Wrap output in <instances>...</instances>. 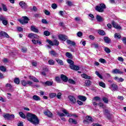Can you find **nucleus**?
Masks as SVG:
<instances>
[{
  "label": "nucleus",
  "instance_id": "nucleus-1",
  "mask_svg": "<svg viewBox=\"0 0 126 126\" xmlns=\"http://www.w3.org/2000/svg\"><path fill=\"white\" fill-rule=\"evenodd\" d=\"M26 118L28 121L33 124V125H39V119L36 115L28 113L27 114Z\"/></svg>",
  "mask_w": 126,
  "mask_h": 126
},
{
  "label": "nucleus",
  "instance_id": "nucleus-2",
  "mask_svg": "<svg viewBox=\"0 0 126 126\" xmlns=\"http://www.w3.org/2000/svg\"><path fill=\"white\" fill-rule=\"evenodd\" d=\"M106 8V5L104 3H100L99 5L95 6V10L98 11V12H103L104 9Z\"/></svg>",
  "mask_w": 126,
  "mask_h": 126
},
{
  "label": "nucleus",
  "instance_id": "nucleus-3",
  "mask_svg": "<svg viewBox=\"0 0 126 126\" xmlns=\"http://www.w3.org/2000/svg\"><path fill=\"white\" fill-rule=\"evenodd\" d=\"M21 83L23 86L26 87L28 85H29V86H32V85L33 84V82L29 80L25 81L24 80H22L21 81Z\"/></svg>",
  "mask_w": 126,
  "mask_h": 126
},
{
  "label": "nucleus",
  "instance_id": "nucleus-4",
  "mask_svg": "<svg viewBox=\"0 0 126 126\" xmlns=\"http://www.w3.org/2000/svg\"><path fill=\"white\" fill-rule=\"evenodd\" d=\"M22 18L23 19H20L18 21L21 23V24H27L28 23V21L30 20V19L27 16H23Z\"/></svg>",
  "mask_w": 126,
  "mask_h": 126
},
{
  "label": "nucleus",
  "instance_id": "nucleus-5",
  "mask_svg": "<svg viewBox=\"0 0 126 126\" xmlns=\"http://www.w3.org/2000/svg\"><path fill=\"white\" fill-rule=\"evenodd\" d=\"M86 120L83 121L84 124L86 125H88L89 124H90V123H93V122H94L93 118L90 116H86Z\"/></svg>",
  "mask_w": 126,
  "mask_h": 126
},
{
  "label": "nucleus",
  "instance_id": "nucleus-6",
  "mask_svg": "<svg viewBox=\"0 0 126 126\" xmlns=\"http://www.w3.org/2000/svg\"><path fill=\"white\" fill-rule=\"evenodd\" d=\"M62 112L65 114V115L66 116V117H74V118H77V115L74 114H70L67 112V111L66 109H63Z\"/></svg>",
  "mask_w": 126,
  "mask_h": 126
},
{
  "label": "nucleus",
  "instance_id": "nucleus-7",
  "mask_svg": "<svg viewBox=\"0 0 126 126\" xmlns=\"http://www.w3.org/2000/svg\"><path fill=\"white\" fill-rule=\"evenodd\" d=\"M109 88L110 89H111L112 91H118L119 89L118 85L116 84H112L110 85Z\"/></svg>",
  "mask_w": 126,
  "mask_h": 126
},
{
  "label": "nucleus",
  "instance_id": "nucleus-8",
  "mask_svg": "<svg viewBox=\"0 0 126 126\" xmlns=\"http://www.w3.org/2000/svg\"><path fill=\"white\" fill-rule=\"evenodd\" d=\"M111 24L112 25H113L114 28H116V29H119V30H121V29H122V27L119 25V24L117 23L114 21H112Z\"/></svg>",
  "mask_w": 126,
  "mask_h": 126
},
{
  "label": "nucleus",
  "instance_id": "nucleus-9",
  "mask_svg": "<svg viewBox=\"0 0 126 126\" xmlns=\"http://www.w3.org/2000/svg\"><path fill=\"white\" fill-rule=\"evenodd\" d=\"M28 38H30L31 39H39V36L37 35V34L33 33H29L28 35Z\"/></svg>",
  "mask_w": 126,
  "mask_h": 126
},
{
  "label": "nucleus",
  "instance_id": "nucleus-10",
  "mask_svg": "<svg viewBox=\"0 0 126 126\" xmlns=\"http://www.w3.org/2000/svg\"><path fill=\"white\" fill-rule=\"evenodd\" d=\"M112 73H113L114 74H123V73H124V72L120 70V69H119L115 68L112 70Z\"/></svg>",
  "mask_w": 126,
  "mask_h": 126
},
{
  "label": "nucleus",
  "instance_id": "nucleus-11",
  "mask_svg": "<svg viewBox=\"0 0 126 126\" xmlns=\"http://www.w3.org/2000/svg\"><path fill=\"white\" fill-rule=\"evenodd\" d=\"M103 114L106 117H107L108 120H111V115H110V112L107 109H105L103 111Z\"/></svg>",
  "mask_w": 126,
  "mask_h": 126
},
{
  "label": "nucleus",
  "instance_id": "nucleus-12",
  "mask_svg": "<svg viewBox=\"0 0 126 126\" xmlns=\"http://www.w3.org/2000/svg\"><path fill=\"white\" fill-rule=\"evenodd\" d=\"M0 21H2L3 25L6 26L8 23L7 21L6 20L5 17L2 16H0Z\"/></svg>",
  "mask_w": 126,
  "mask_h": 126
},
{
  "label": "nucleus",
  "instance_id": "nucleus-13",
  "mask_svg": "<svg viewBox=\"0 0 126 126\" xmlns=\"http://www.w3.org/2000/svg\"><path fill=\"white\" fill-rule=\"evenodd\" d=\"M19 5L21 6V8H23L24 9L27 8V4L23 1H21L19 2Z\"/></svg>",
  "mask_w": 126,
  "mask_h": 126
},
{
  "label": "nucleus",
  "instance_id": "nucleus-14",
  "mask_svg": "<svg viewBox=\"0 0 126 126\" xmlns=\"http://www.w3.org/2000/svg\"><path fill=\"white\" fill-rule=\"evenodd\" d=\"M68 99L73 104H75V103H76V99L74 96L72 95H69L68 96Z\"/></svg>",
  "mask_w": 126,
  "mask_h": 126
},
{
  "label": "nucleus",
  "instance_id": "nucleus-15",
  "mask_svg": "<svg viewBox=\"0 0 126 126\" xmlns=\"http://www.w3.org/2000/svg\"><path fill=\"white\" fill-rule=\"evenodd\" d=\"M44 115H45V116H47V117H48L49 118H52V117H53V113H52V112H51V111H50L49 110H47L46 111H45L44 112Z\"/></svg>",
  "mask_w": 126,
  "mask_h": 126
},
{
  "label": "nucleus",
  "instance_id": "nucleus-16",
  "mask_svg": "<svg viewBox=\"0 0 126 126\" xmlns=\"http://www.w3.org/2000/svg\"><path fill=\"white\" fill-rule=\"evenodd\" d=\"M61 78L63 81H64V82H67V81H68V78L67 77L63 74H61Z\"/></svg>",
  "mask_w": 126,
  "mask_h": 126
},
{
  "label": "nucleus",
  "instance_id": "nucleus-17",
  "mask_svg": "<svg viewBox=\"0 0 126 126\" xmlns=\"http://www.w3.org/2000/svg\"><path fill=\"white\" fill-rule=\"evenodd\" d=\"M49 54L51 55V56H52V57H55V58H57V57H59V54L54 50L51 51L49 52Z\"/></svg>",
  "mask_w": 126,
  "mask_h": 126
},
{
  "label": "nucleus",
  "instance_id": "nucleus-18",
  "mask_svg": "<svg viewBox=\"0 0 126 126\" xmlns=\"http://www.w3.org/2000/svg\"><path fill=\"white\" fill-rule=\"evenodd\" d=\"M59 38L60 40H61L62 41H65L66 39H67V36L63 35V34H60L59 35Z\"/></svg>",
  "mask_w": 126,
  "mask_h": 126
},
{
  "label": "nucleus",
  "instance_id": "nucleus-19",
  "mask_svg": "<svg viewBox=\"0 0 126 126\" xmlns=\"http://www.w3.org/2000/svg\"><path fill=\"white\" fill-rule=\"evenodd\" d=\"M29 79L33 81V82H39V80L37 79L36 77H34V76H29Z\"/></svg>",
  "mask_w": 126,
  "mask_h": 126
},
{
  "label": "nucleus",
  "instance_id": "nucleus-20",
  "mask_svg": "<svg viewBox=\"0 0 126 126\" xmlns=\"http://www.w3.org/2000/svg\"><path fill=\"white\" fill-rule=\"evenodd\" d=\"M31 31H32L33 32H34L35 33H39V30L38 29L36 28L35 26H32L31 27Z\"/></svg>",
  "mask_w": 126,
  "mask_h": 126
},
{
  "label": "nucleus",
  "instance_id": "nucleus-21",
  "mask_svg": "<svg viewBox=\"0 0 126 126\" xmlns=\"http://www.w3.org/2000/svg\"><path fill=\"white\" fill-rule=\"evenodd\" d=\"M70 68H71V69H73V70H79V66L77 65H75L74 64L72 65H70Z\"/></svg>",
  "mask_w": 126,
  "mask_h": 126
},
{
  "label": "nucleus",
  "instance_id": "nucleus-22",
  "mask_svg": "<svg viewBox=\"0 0 126 126\" xmlns=\"http://www.w3.org/2000/svg\"><path fill=\"white\" fill-rule=\"evenodd\" d=\"M5 87L6 88H7L8 90L10 91V92H13V90H12V86L11 85V84L8 83L6 84L5 85Z\"/></svg>",
  "mask_w": 126,
  "mask_h": 126
},
{
  "label": "nucleus",
  "instance_id": "nucleus-23",
  "mask_svg": "<svg viewBox=\"0 0 126 126\" xmlns=\"http://www.w3.org/2000/svg\"><path fill=\"white\" fill-rule=\"evenodd\" d=\"M103 40L105 43H106L107 44H110L111 43V39L108 36H105L103 38Z\"/></svg>",
  "mask_w": 126,
  "mask_h": 126
},
{
  "label": "nucleus",
  "instance_id": "nucleus-24",
  "mask_svg": "<svg viewBox=\"0 0 126 126\" xmlns=\"http://www.w3.org/2000/svg\"><path fill=\"white\" fill-rule=\"evenodd\" d=\"M53 83H54V82L53 81H47L45 82H43V84L44 85H47V86H52V85H53Z\"/></svg>",
  "mask_w": 126,
  "mask_h": 126
},
{
  "label": "nucleus",
  "instance_id": "nucleus-25",
  "mask_svg": "<svg viewBox=\"0 0 126 126\" xmlns=\"http://www.w3.org/2000/svg\"><path fill=\"white\" fill-rule=\"evenodd\" d=\"M0 36H3L5 38H9V35H8L6 32L3 31L0 32Z\"/></svg>",
  "mask_w": 126,
  "mask_h": 126
},
{
  "label": "nucleus",
  "instance_id": "nucleus-26",
  "mask_svg": "<svg viewBox=\"0 0 126 126\" xmlns=\"http://www.w3.org/2000/svg\"><path fill=\"white\" fill-rule=\"evenodd\" d=\"M96 19L98 22H102L104 21V19H103L100 15H96Z\"/></svg>",
  "mask_w": 126,
  "mask_h": 126
},
{
  "label": "nucleus",
  "instance_id": "nucleus-27",
  "mask_svg": "<svg viewBox=\"0 0 126 126\" xmlns=\"http://www.w3.org/2000/svg\"><path fill=\"white\" fill-rule=\"evenodd\" d=\"M66 43L68 45H71L72 46H75V45H76V43H75L74 41H71L69 39L67 40Z\"/></svg>",
  "mask_w": 126,
  "mask_h": 126
},
{
  "label": "nucleus",
  "instance_id": "nucleus-28",
  "mask_svg": "<svg viewBox=\"0 0 126 126\" xmlns=\"http://www.w3.org/2000/svg\"><path fill=\"white\" fill-rule=\"evenodd\" d=\"M91 81L89 80H87L85 81V86H86L87 87H89V86H90V85H91Z\"/></svg>",
  "mask_w": 126,
  "mask_h": 126
},
{
  "label": "nucleus",
  "instance_id": "nucleus-29",
  "mask_svg": "<svg viewBox=\"0 0 126 126\" xmlns=\"http://www.w3.org/2000/svg\"><path fill=\"white\" fill-rule=\"evenodd\" d=\"M68 122L70 123V124H74V125L77 124V122L76 120L70 118L68 120Z\"/></svg>",
  "mask_w": 126,
  "mask_h": 126
},
{
  "label": "nucleus",
  "instance_id": "nucleus-30",
  "mask_svg": "<svg viewBox=\"0 0 126 126\" xmlns=\"http://www.w3.org/2000/svg\"><path fill=\"white\" fill-rule=\"evenodd\" d=\"M56 61L58 64H60V65H63V62L62 61V60H60L59 59H56Z\"/></svg>",
  "mask_w": 126,
  "mask_h": 126
},
{
  "label": "nucleus",
  "instance_id": "nucleus-31",
  "mask_svg": "<svg viewBox=\"0 0 126 126\" xmlns=\"http://www.w3.org/2000/svg\"><path fill=\"white\" fill-rule=\"evenodd\" d=\"M32 99L35 101H40L41 100V98L39 97V96H37V95H33L32 96Z\"/></svg>",
  "mask_w": 126,
  "mask_h": 126
},
{
  "label": "nucleus",
  "instance_id": "nucleus-32",
  "mask_svg": "<svg viewBox=\"0 0 126 126\" xmlns=\"http://www.w3.org/2000/svg\"><path fill=\"white\" fill-rule=\"evenodd\" d=\"M81 76L83 78H85V79H91V77L87 75L86 74H82Z\"/></svg>",
  "mask_w": 126,
  "mask_h": 126
},
{
  "label": "nucleus",
  "instance_id": "nucleus-33",
  "mask_svg": "<svg viewBox=\"0 0 126 126\" xmlns=\"http://www.w3.org/2000/svg\"><path fill=\"white\" fill-rule=\"evenodd\" d=\"M121 37L122 35L119 33H115L114 34V38H115V39H121Z\"/></svg>",
  "mask_w": 126,
  "mask_h": 126
},
{
  "label": "nucleus",
  "instance_id": "nucleus-34",
  "mask_svg": "<svg viewBox=\"0 0 126 126\" xmlns=\"http://www.w3.org/2000/svg\"><path fill=\"white\" fill-rule=\"evenodd\" d=\"M19 115L20 117H21V118H22V119H26V116L25 115V114L24 113H23V112H20L19 113Z\"/></svg>",
  "mask_w": 126,
  "mask_h": 126
},
{
  "label": "nucleus",
  "instance_id": "nucleus-35",
  "mask_svg": "<svg viewBox=\"0 0 126 126\" xmlns=\"http://www.w3.org/2000/svg\"><path fill=\"white\" fill-rule=\"evenodd\" d=\"M79 100H81V101H86L87 98H86L85 96L80 95L78 97Z\"/></svg>",
  "mask_w": 126,
  "mask_h": 126
},
{
  "label": "nucleus",
  "instance_id": "nucleus-36",
  "mask_svg": "<svg viewBox=\"0 0 126 126\" xmlns=\"http://www.w3.org/2000/svg\"><path fill=\"white\" fill-rule=\"evenodd\" d=\"M65 56L67 57V58H68L69 59H72V54L69 52H66L65 53Z\"/></svg>",
  "mask_w": 126,
  "mask_h": 126
},
{
  "label": "nucleus",
  "instance_id": "nucleus-37",
  "mask_svg": "<svg viewBox=\"0 0 126 126\" xmlns=\"http://www.w3.org/2000/svg\"><path fill=\"white\" fill-rule=\"evenodd\" d=\"M98 33L99 35H101V36H104L106 35V32H104L103 30H99L98 31Z\"/></svg>",
  "mask_w": 126,
  "mask_h": 126
},
{
  "label": "nucleus",
  "instance_id": "nucleus-38",
  "mask_svg": "<svg viewBox=\"0 0 126 126\" xmlns=\"http://www.w3.org/2000/svg\"><path fill=\"white\" fill-rule=\"evenodd\" d=\"M93 101H96V102H98V101H101V97L99 96H95L93 98Z\"/></svg>",
  "mask_w": 126,
  "mask_h": 126
},
{
  "label": "nucleus",
  "instance_id": "nucleus-39",
  "mask_svg": "<svg viewBox=\"0 0 126 126\" xmlns=\"http://www.w3.org/2000/svg\"><path fill=\"white\" fill-rule=\"evenodd\" d=\"M67 62L68 63H69L70 65H73L74 62L71 59H67Z\"/></svg>",
  "mask_w": 126,
  "mask_h": 126
},
{
  "label": "nucleus",
  "instance_id": "nucleus-40",
  "mask_svg": "<svg viewBox=\"0 0 126 126\" xmlns=\"http://www.w3.org/2000/svg\"><path fill=\"white\" fill-rule=\"evenodd\" d=\"M57 114L60 118H63V117H66L65 114L62 113L61 112H57Z\"/></svg>",
  "mask_w": 126,
  "mask_h": 126
},
{
  "label": "nucleus",
  "instance_id": "nucleus-41",
  "mask_svg": "<svg viewBox=\"0 0 126 126\" xmlns=\"http://www.w3.org/2000/svg\"><path fill=\"white\" fill-rule=\"evenodd\" d=\"M99 85L101 87H103V88H106V84L103 82H100L99 83Z\"/></svg>",
  "mask_w": 126,
  "mask_h": 126
},
{
  "label": "nucleus",
  "instance_id": "nucleus-42",
  "mask_svg": "<svg viewBox=\"0 0 126 126\" xmlns=\"http://www.w3.org/2000/svg\"><path fill=\"white\" fill-rule=\"evenodd\" d=\"M48 63L50 65H54L55 64V61L52 59L48 61Z\"/></svg>",
  "mask_w": 126,
  "mask_h": 126
},
{
  "label": "nucleus",
  "instance_id": "nucleus-43",
  "mask_svg": "<svg viewBox=\"0 0 126 126\" xmlns=\"http://www.w3.org/2000/svg\"><path fill=\"white\" fill-rule=\"evenodd\" d=\"M14 82H15L16 84H19V83H20V80H19V78H16L14 80Z\"/></svg>",
  "mask_w": 126,
  "mask_h": 126
},
{
  "label": "nucleus",
  "instance_id": "nucleus-44",
  "mask_svg": "<svg viewBox=\"0 0 126 126\" xmlns=\"http://www.w3.org/2000/svg\"><path fill=\"white\" fill-rule=\"evenodd\" d=\"M95 73L99 78H100V79H103V76H102V75H101V74L99 73V72H98L97 71H96L95 72Z\"/></svg>",
  "mask_w": 126,
  "mask_h": 126
},
{
  "label": "nucleus",
  "instance_id": "nucleus-45",
  "mask_svg": "<svg viewBox=\"0 0 126 126\" xmlns=\"http://www.w3.org/2000/svg\"><path fill=\"white\" fill-rule=\"evenodd\" d=\"M2 7L3 8V10L4 11H7V8L6 7V6L5 4L2 3L1 4Z\"/></svg>",
  "mask_w": 126,
  "mask_h": 126
},
{
  "label": "nucleus",
  "instance_id": "nucleus-46",
  "mask_svg": "<svg viewBox=\"0 0 126 126\" xmlns=\"http://www.w3.org/2000/svg\"><path fill=\"white\" fill-rule=\"evenodd\" d=\"M104 51L107 53V54H110V53H111V50H110L108 47H105Z\"/></svg>",
  "mask_w": 126,
  "mask_h": 126
},
{
  "label": "nucleus",
  "instance_id": "nucleus-47",
  "mask_svg": "<svg viewBox=\"0 0 126 126\" xmlns=\"http://www.w3.org/2000/svg\"><path fill=\"white\" fill-rule=\"evenodd\" d=\"M3 118H4V119H6V120H9V114L7 113V114H4V115H3Z\"/></svg>",
  "mask_w": 126,
  "mask_h": 126
},
{
  "label": "nucleus",
  "instance_id": "nucleus-48",
  "mask_svg": "<svg viewBox=\"0 0 126 126\" xmlns=\"http://www.w3.org/2000/svg\"><path fill=\"white\" fill-rule=\"evenodd\" d=\"M44 35L45 36H50V35H51V32L48 31H45L44 32Z\"/></svg>",
  "mask_w": 126,
  "mask_h": 126
},
{
  "label": "nucleus",
  "instance_id": "nucleus-49",
  "mask_svg": "<svg viewBox=\"0 0 126 126\" xmlns=\"http://www.w3.org/2000/svg\"><path fill=\"white\" fill-rule=\"evenodd\" d=\"M49 96L51 98H55V97L57 96V94L51 93L49 94Z\"/></svg>",
  "mask_w": 126,
  "mask_h": 126
},
{
  "label": "nucleus",
  "instance_id": "nucleus-50",
  "mask_svg": "<svg viewBox=\"0 0 126 126\" xmlns=\"http://www.w3.org/2000/svg\"><path fill=\"white\" fill-rule=\"evenodd\" d=\"M53 43L56 46H59V44H60V42L57 39H54Z\"/></svg>",
  "mask_w": 126,
  "mask_h": 126
},
{
  "label": "nucleus",
  "instance_id": "nucleus-51",
  "mask_svg": "<svg viewBox=\"0 0 126 126\" xmlns=\"http://www.w3.org/2000/svg\"><path fill=\"white\" fill-rule=\"evenodd\" d=\"M0 70H1V71H6V68H5V67L3 66H0Z\"/></svg>",
  "mask_w": 126,
  "mask_h": 126
},
{
  "label": "nucleus",
  "instance_id": "nucleus-52",
  "mask_svg": "<svg viewBox=\"0 0 126 126\" xmlns=\"http://www.w3.org/2000/svg\"><path fill=\"white\" fill-rule=\"evenodd\" d=\"M55 80L56 81V82H58V83H61V79L60 78V77H56L55 78Z\"/></svg>",
  "mask_w": 126,
  "mask_h": 126
},
{
  "label": "nucleus",
  "instance_id": "nucleus-53",
  "mask_svg": "<svg viewBox=\"0 0 126 126\" xmlns=\"http://www.w3.org/2000/svg\"><path fill=\"white\" fill-rule=\"evenodd\" d=\"M102 101H103V102H104V103H105L106 104H108L109 102V100H108L106 97H103Z\"/></svg>",
  "mask_w": 126,
  "mask_h": 126
},
{
  "label": "nucleus",
  "instance_id": "nucleus-54",
  "mask_svg": "<svg viewBox=\"0 0 126 126\" xmlns=\"http://www.w3.org/2000/svg\"><path fill=\"white\" fill-rule=\"evenodd\" d=\"M69 83H70L71 84L74 85L75 84V81L72 79H69L68 80Z\"/></svg>",
  "mask_w": 126,
  "mask_h": 126
},
{
  "label": "nucleus",
  "instance_id": "nucleus-55",
  "mask_svg": "<svg viewBox=\"0 0 126 126\" xmlns=\"http://www.w3.org/2000/svg\"><path fill=\"white\" fill-rule=\"evenodd\" d=\"M66 3L68 6H72V5H73L72 2H71V1H67L66 2Z\"/></svg>",
  "mask_w": 126,
  "mask_h": 126
},
{
  "label": "nucleus",
  "instance_id": "nucleus-56",
  "mask_svg": "<svg viewBox=\"0 0 126 126\" xmlns=\"http://www.w3.org/2000/svg\"><path fill=\"white\" fill-rule=\"evenodd\" d=\"M51 7H52L53 9H56L57 7H58V5H57L56 3H53L51 5Z\"/></svg>",
  "mask_w": 126,
  "mask_h": 126
},
{
  "label": "nucleus",
  "instance_id": "nucleus-57",
  "mask_svg": "<svg viewBox=\"0 0 126 126\" xmlns=\"http://www.w3.org/2000/svg\"><path fill=\"white\" fill-rule=\"evenodd\" d=\"M99 62H100V63H107V62H106V60H105V59H102V58H100V59H99Z\"/></svg>",
  "mask_w": 126,
  "mask_h": 126
},
{
  "label": "nucleus",
  "instance_id": "nucleus-58",
  "mask_svg": "<svg viewBox=\"0 0 126 126\" xmlns=\"http://www.w3.org/2000/svg\"><path fill=\"white\" fill-rule=\"evenodd\" d=\"M41 22L43 24H49V23L47 21V20H46V19H42L41 20Z\"/></svg>",
  "mask_w": 126,
  "mask_h": 126
},
{
  "label": "nucleus",
  "instance_id": "nucleus-59",
  "mask_svg": "<svg viewBox=\"0 0 126 126\" xmlns=\"http://www.w3.org/2000/svg\"><path fill=\"white\" fill-rule=\"evenodd\" d=\"M47 42H48L49 45H51V46H54V43H53V41H52L51 40L47 39Z\"/></svg>",
  "mask_w": 126,
  "mask_h": 126
},
{
  "label": "nucleus",
  "instance_id": "nucleus-60",
  "mask_svg": "<svg viewBox=\"0 0 126 126\" xmlns=\"http://www.w3.org/2000/svg\"><path fill=\"white\" fill-rule=\"evenodd\" d=\"M21 51L23 53H26V52H27V48L23 47L21 49Z\"/></svg>",
  "mask_w": 126,
  "mask_h": 126
},
{
  "label": "nucleus",
  "instance_id": "nucleus-61",
  "mask_svg": "<svg viewBox=\"0 0 126 126\" xmlns=\"http://www.w3.org/2000/svg\"><path fill=\"white\" fill-rule=\"evenodd\" d=\"M83 33L82 32H79L77 33V35L78 36V37H81V36H82Z\"/></svg>",
  "mask_w": 126,
  "mask_h": 126
},
{
  "label": "nucleus",
  "instance_id": "nucleus-62",
  "mask_svg": "<svg viewBox=\"0 0 126 126\" xmlns=\"http://www.w3.org/2000/svg\"><path fill=\"white\" fill-rule=\"evenodd\" d=\"M122 41L123 42V44H124L125 45H126V37H123Z\"/></svg>",
  "mask_w": 126,
  "mask_h": 126
},
{
  "label": "nucleus",
  "instance_id": "nucleus-63",
  "mask_svg": "<svg viewBox=\"0 0 126 126\" xmlns=\"http://www.w3.org/2000/svg\"><path fill=\"white\" fill-rule=\"evenodd\" d=\"M44 13H45V14H46V15H50V11H49L47 10H44Z\"/></svg>",
  "mask_w": 126,
  "mask_h": 126
},
{
  "label": "nucleus",
  "instance_id": "nucleus-64",
  "mask_svg": "<svg viewBox=\"0 0 126 126\" xmlns=\"http://www.w3.org/2000/svg\"><path fill=\"white\" fill-rule=\"evenodd\" d=\"M56 96L58 99H61V96H62V93H58L57 95L56 94Z\"/></svg>",
  "mask_w": 126,
  "mask_h": 126
}]
</instances>
